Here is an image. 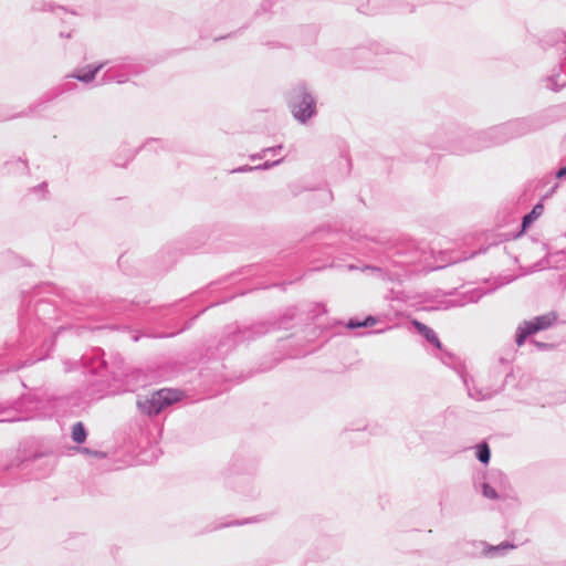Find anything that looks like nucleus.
<instances>
[{
    "label": "nucleus",
    "mask_w": 566,
    "mask_h": 566,
    "mask_svg": "<svg viewBox=\"0 0 566 566\" xmlns=\"http://www.w3.org/2000/svg\"><path fill=\"white\" fill-rule=\"evenodd\" d=\"M533 126L528 119H515L495 127H492L485 132L480 133L476 136V144L470 148V150H480L493 145L505 143L512 138L520 137L530 133Z\"/></svg>",
    "instance_id": "f257e3e1"
},
{
    "label": "nucleus",
    "mask_w": 566,
    "mask_h": 566,
    "mask_svg": "<svg viewBox=\"0 0 566 566\" xmlns=\"http://www.w3.org/2000/svg\"><path fill=\"white\" fill-rule=\"evenodd\" d=\"M290 106L295 119L303 124L316 113V99L304 86H297L291 92Z\"/></svg>",
    "instance_id": "f03ea898"
},
{
    "label": "nucleus",
    "mask_w": 566,
    "mask_h": 566,
    "mask_svg": "<svg viewBox=\"0 0 566 566\" xmlns=\"http://www.w3.org/2000/svg\"><path fill=\"white\" fill-rule=\"evenodd\" d=\"M556 318L555 313H547L532 321L522 322L516 329L515 343L517 346H522L528 336L551 327Z\"/></svg>",
    "instance_id": "7ed1b4c3"
},
{
    "label": "nucleus",
    "mask_w": 566,
    "mask_h": 566,
    "mask_svg": "<svg viewBox=\"0 0 566 566\" xmlns=\"http://www.w3.org/2000/svg\"><path fill=\"white\" fill-rule=\"evenodd\" d=\"M158 391L153 392L150 396L139 397L137 400L138 409L149 416L158 415L164 409Z\"/></svg>",
    "instance_id": "20e7f679"
},
{
    "label": "nucleus",
    "mask_w": 566,
    "mask_h": 566,
    "mask_svg": "<svg viewBox=\"0 0 566 566\" xmlns=\"http://www.w3.org/2000/svg\"><path fill=\"white\" fill-rule=\"evenodd\" d=\"M463 382L468 389V394L475 400L490 399L495 395V390L480 388L475 385L474 380H469L467 377L463 378Z\"/></svg>",
    "instance_id": "39448f33"
},
{
    "label": "nucleus",
    "mask_w": 566,
    "mask_h": 566,
    "mask_svg": "<svg viewBox=\"0 0 566 566\" xmlns=\"http://www.w3.org/2000/svg\"><path fill=\"white\" fill-rule=\"evenodd\" d=\"M559 245L562 247L559 251L551 252L547 255V264L555 269L566 266V234L560 239Z\"/></svg>",
    "instance_id": "423d86ee"
},
{
    "label": "nucleus",
    "mask_w": 566,
    "mask_h": 566,
    "mask_svg": "<svg viewBox=\"0 0 566 566\" xmlns=\"http://www.w3.org/2000/svg\"><path fill=\"white\" fill-rule=\"evenodd\" d=\"M105 65H106V63H101L96 66L90 65L86 67L87 69L86 71H77V72L73 73L71 75V77H74L84 83H90L95 78V75L97 74V72L101 71Z\"/></svg>",
    "instance_id": "0eeeda50"
},
{
    "label": "nucleus",
    "mask_w": 566,
    "mask_h": 566,
    "mask_svg": "<svg viewBox=\"0 0 566 566\" xmlns=\"http://www.w3.org/2000/svg\"><path fill=\"white\" fill-rule=\"evenodd\" d=\"M413 325L428 342L433 344L437 348H441V343L432 328L418 321H415Z\"/></svg>",
    "instance_id": "6e6552de"
},
{
    "label": "nucleus",
    "mask_w": 566,
    "mask_h": 566,
    "mask_svg": "<svg viewBox=\"0 0 566 566\" xmlns=\"http://www.w3.org/2000/svg\"><path fill=\"white\" fill-rule=\"evenodd\" d=\"M544 211V206L542 203H537L533 207L532 211L523 217L522 228L525 230L528 228L539 216H542Z\"/></svg>",
    "instance_id": "1a4fd4ad"
},
{
    "label": "nucleus",
    "mask_w": 566,
    "mask_h": 566,
    "mask_svg": "<svg viewBox=\"0 0 566 566\" xmlns=\"http://www.w3.org/2000/svg\"><path fill=\"white\" fill-rule=\"evenodd\" d=\"M377 323V319L374 316H367L365 319L360 321L358 318H350L347 323V327L350 329L358 327H369L374 326Z\"/></svg>",
    "instance_id": "9d476101"
},
{
    "label": "nucleus",
    "mask_w": 566,
    "mask_h": 566,
    "mask_svg": "<svg viewBox=\"0 0 566 566\" xmlns=\"http://www.w3.org/2000/svg\"><path fill=\"white\" fill-rule=\"evenodd\" d=\"M158 394L161 396L160 400H161L164 408L179 399L178 394L170 389H160V390H158Z\"/></svg>",
    "instance_id": "9b49d317"
},
{
    "label": "nucleus",
    "mask_w": 566,
    "mask_h": 566,
    "mask_svg": "<svg viewBox=\"0 0 566 566\" xmlns=\"http://www.w3.org/2000/svg\"><path fill=\"white\" fill-rule=\"evenodd\" d=\"M281 161H282V159H279L275 161H265L264 164L255 166V167L243 166V167L232 170V172H245V171H252V170H259V169L265 170V169H270V168L279 165Z\"/></svg>",
    "instance_id": "f8f14e48"
},
{
    "label": "nucleus",
    "mask_w": 566,
    "mask_h": 566,
    "mask_svg": "<svg viewBox=\"0 0 566 566\" xmlns=\"http://www.w3.org/2000/svg\"><path fill=\"white\" fill-rule=\"evenodd\" d=\"M86 431L82 422H76L72 428V439L76 443H82L85 441Z\"/></svg>",
    "instance_id": "ddd939ff"
},
{
    "label": "nucleus",
    "mask_w": 566,
    "mask_h": 566,
    "mask_svg": "<svg viewBox=\"0 0 566 566\" xmlns=\"http://www.w3.org/2000/svg\"><path fill=\"white\" fill-rule=\"evenodd\" d=\"M476 458L482 463H488L490 461L491 452H490V448L488 447L486 443H482V444L478 446Z\"/></svg>",
    "instance_id": "4468645a"
},
{
    "label": "nucleus",
    "mask_w": 566,
    "mask_h": 566,
    "mask_svg": "<svg viewBox=\"0 0 566 566\" xmlns=\"http://www.w3.org/2000/svg\"><path fill=\"white\" fill-rule=\"evenodd\" d=\"M482 493H483V495L486 499H490V500H497L499 499L497 492L495 491V489L489 482H484L482 484Z\"/></svg>",
    "instance_id": "2eb2a0df"
},
{
    "label": "nucleus",
    "mask_w": 566,
    "mask_h": 566,
    "mask_svg": "<svg viewBox=\"0 0 566 566\" xmlns=\"http://www.w3.org/2000/svg\"><path fill=\"white\" fill-rule=\"evenodd\" d=\"M282 148H283V147H282V145H277V146H275V147L264 148L261 153L255 154V155H252V156H251V159H252V160L261 159V158L265 157L268 153H273V154H275V153H277L279 150H281Z\"/></svg>",
    "instance_id": "dca6fc26"
},
{
    "label": "nucleus",
    "mask_w": 566,
    "mask_h": 566,
    "mask_svg": "<svg viewBox=\"0 0 566 566\" xmlns=\"http://www.w3.org/2000/svg\"><path fill=\"white\" fill-rule=\"evenodd\" d=\"M514 546L512 544H509L506 542L501 543L497 546H492L489 548L488 553L494 555L495 553L505 552L507 549L513 548Z\"/></svg>",
    "instance_id": "f3484780"
},
{
    "label": "nucleus",
    "mask_w": 566,
    "mask_h": 566,
    "mask_svg": "<svg viewBox=\"0 0 566 566\" xmlns=\"http://www.w3.org/2000/svg\"><path fill=\"white\" fill-rule=\"evenodd\" d=\"M565 176H566V166H565V167H563V168H560V169L557 171V174H556V177H557V178H563V177H565Z\"/></svg>",
    "instance_id": "a211bd4d"
},
{
    "label": "nucleus",
    "mask_w": 566,
    "mask_h": 566,
    "mask_svg": "<svg viewBox=\"0 0 566 566\" xmlns=\"http://www.w3.org/2000/svg\"><path fill=\"white\" fill-rule=\"evenodd\" d=\"M535 345L539 348V349H545V348H548L549 345L548 344H545V343H537L535 342Z\"/></svg>",
    "instance_id": "6ab92c4d"
},
{
    "label": "nucleus",
    "mask_w": 566,
    "mask_h": 566,
    "mask_svg": "<svg viewBox=\"0 0 566 566\" xmlns=\"http://www.w3.org/2000/svg\"><path fill=\"white\" fill-rule=\"evenodd\" d=\"M565 84H566V80H565V81H563V83L560 84V86H565Z\"/></svg>",
    "instance_id": "aec40b11"
}]
</instances>
